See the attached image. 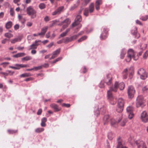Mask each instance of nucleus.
Returning a JSON list of instances; mask_svg holds the SVG:
<instances>
[{"label": "nucleus", "mask_w": 148, "mask_h": 148, "mask_svg": "<svg viewBox=\"0 0 148 148\" xmlns=\"http://www.w3.org/2000/svg\"><path fill=\"white\" fill-rule=\"evenodd\" d=\"M125 87V84L123 82H121L119 84L118 82H115L114 86H112L110 87L109 89L107 91V97L112 105H114L116 103V100L114 99L112 94V92H116L119 88L120 90H122Z\"/></svg>", "instance_id": "obj_1"}, {"label": "nucleus", "mask_w": 148, "mask_h": 148, "mask_svg": "<svg viewBox=\"0 0 148 148\" xmlns=\"http://www.w3.org/2000/svg\"><path fill=\"white\" fill-rule=\"evenodd\" d=\"M124 101L122 98H119L118 101L117 106L116 109V111L119 113L121 112L123 109Z\"/></svg>", "instance_id": "obj_2"}, {"label": "nucleus", "mask_w": 148, "mask_h": 148, "mask_svg": "<svg viewBox=\"0 0 148 148\" xmlns=\"http://www.w3.org/2000/svg\"><path fill=\"white\" fill-rule=\"evenodd\" d=\"M137 73L140 76V78L142 79H145L147 77V72L143 68L138 69L137 71Z\"/></svg>", "instance_id": "obj_3"}, {"label": "nucleus", "mask_w": 148, "mask_h": 148, "mask_svg": "<svg viewBox=\"0 0 148 148\" xmlns=\"http://www.w3.org/2000/svg\"><path fill=\"white\" fill-rule=\"evenodd\" d=\"M27 12L28 15L31 16L32 18H35L36 16V11L31 6H29L27 8Z\"/></svg>", "instance_id": "obj_4"}, {"label": "nucleus", "mask_w": 148, "mask_h": 148, "mask_svg": "<svg viewBox=\"0 0 148 148\" xmlns=\"http://www.w3.org/2000/svg\"><path fill=\"white\" fill-rule=\"evenodd\" d=\"M103 82L107 85L110 86L112 84V76L110 74L106 75L103 80Z\"/></svg>", "instance_id": "obj_5"}, {"label": "nucleus", "mask_w": 148, "mask_h": 148, "mask_svg": "<svg viewBox=\"0 0 148 148\" xmlns=\"http://www.w3.org/2000/svg\"><path fill=\"white\" fill-rule=\"evenodd\" d=\"M144 105L143 98V96H139L137 98L136 106L137 107L143 106Z\"/></svg>", "instance_id": "obj_6"}, {"label": "nucleus", "mask_w": 148, "mask_h": 148, "mask_svg": "<svg viewBox=\"0 0 148 148\" xmlns=\"http://www.w3.org/2000/svg\"><path fill=\"white\" fill-rule=\"evenodd\" d=\"M135 91L134 87L132 86L128 87L127 90V93L129 97L132 98L134 96Z\"/></svg>", "instance_id": "obj_7"}, {"label": "nucleus", "mask_w": 148, "mask_h": 148, "mask_svg": "<svg viewBox=\"0 0 148 148\" xmlns=\"http://www.w3.org/2000/svg\"><path fill=\"white\" fill-rule=\"evenodd\" d=\"M128 72L129 73V77L130 79H131L134 73V69L133 67H130L128 69H125L123 71V73H127Z\"/></svg>", "instance_id": "obj_8"}, {"label": "nucleus", "mask_w": 148, "mask_h": 148, "mask_svg": "<svg viewBox=\"0 0 148 148\" xmlns=\"http://www.w3.org/2000/svg\"><path fill=\"white\" fill-rule=\"evenodd\" d=\"M127 55L131 57H132L134 60H136L138 59V57L135 56V53L133 50L132 49H129L128 50L127 52Z\"/></svg>", "instance_id": "obj_9"}, {"label": "nucleus", "mask_w": 148, "mask_h": 148, "mask_svg": "<svg viewBox=\"0 0 148 148\" xmlns=\"http://www.w3.org/2000/svg\"><path fill=\"white\" fill-rule=\"evenodd\" d=\"M64 8V7L63 6H61L58 7L57 9L52 12V15L55 16L60 14L63 10Z\"/></svg>", "instance_id": "obj_10"}, {"label": "nucleus", "mask_w": 148, "mask_h": 148, "mask_svg": "<svg viewBox=\"0 0 148 148\" xmlns=\"http://www.w3.org/2000/svg\"><path fill=\"white\" fill-rule=\"evenodd\" d=\"M82 18L81 16L77 15L75 19V22L73 23L72 26L74 27L78 25L79 23L82 21Z\"/></svg>", "instance_id": "obj_11"}, {"label": "nucleus", "mask_w": 148, "mask_h": 148, "mask_svg": "<svg viewBox=\"0 0 148 148\" xmlns=\"http://www.w3.org/2000/svg\"><path fill=\"white\" fill-rule=\"evenodd\" d=\"M141 116L142 120L143 122L146 123L148 121V116L145 111H144L143 112Z\"/></svg>", "instance_id": "obj_12"}, {"label": "nucleus", "mask_w": 148, "mask_h": 148, "mask_svg": "<svg viewBox=\"0 0 148 148\" xmlns=\"http://www.w3.org/2000/svg\"><path fill=\"white\" fill-rule=\"evenodd\" d=\"M108 30L106 28L103 29V30L100 36V38L101 40H103L106 38L107 37Z\"/></svg>", "instance_id": "obj_13"}, {"label": "nucleus", "mask_w": 148, "mask_h": 148, "mask_svg": "<svg viewBox=\"0 0 148 148\" xmlns=\"http://www.w3.org/2000/svg\"><path fill=\"white\" fill-rule=\"evenodd\" d=\"M122 115L121 114H120V116L119 117L118 119L116 120L114 118L110 120L111 124L112 125L114 126V125L117 124L118 122H119L122 119Z\"/></svg>", "instance_id": "obj_14"}, {"label": "nucleus", "mask_w": 148, "mask_h": 148, "mask_svg": "<svg viewBox=\"0 0 148 148\" xmlns=\"http://www.w3.org/2000/svg\"><path fill=\"white\" fill-rule=\"evenodd\" d=\"M50 107L53 109L54 111L56 112L59 111L60 110V108L56 104L53 103L50 105Z\"/></svg>", "instance_id": "obj_15"}, {"label": "nucleus", "mask_w": 148, "mask_h": 148, "mask_svg": "<svg viewBox=\"0 0 148 148\" xmlns=\"http://www.w3.org/2000/svg\"><path fill=\"white\" fill-rule=\"evenodd\" d=\"M14 73V71H12L10 70H7L6 71V72H1L0 73L7 76L8 75H12Z\"/></svg>", "instance_id": "obj_16"}, {"label": "nucleus", "mask_w": 148, "mask_h": 148, "mask_svg": "<svg viewBox=\"0 0 148 148\" xmlns=\"http://www.w3.org/2000/svg\"><path fill=\"white\" fill-rule=\"evenodd\" d=\"M117 141L118 143L117 148H127L126 147L122 145L121 142V138L120 137L117 138Z\"/></svg>", "instance_id": "obj_17"}, {"label": "nucleus", "mask_w": 148, "mask_h": 148, "mask_svg": "<svg viewBox=\"0 0 148 148\" xmlns=\"http://www.w3.org/2000/svg\"><path fill=\"white\" fill-rule=\"evenodd\" d=\"M48 26H45L42 28L41 29V31L40 33L38 34V35H44L47 32L48 28Z\"/></svg>", "instance_id": "obj_18"}, {"label": "nucleus", "mask_w": 148, "mask_h": 148, "mask_svg": "<svg viewBox=\"0 0 148 148\" xmlns=\"http://www.w3.org/2000/svg\"><path fill=\"white\" fill-rule=\"evenodd\" d=\"M132 33V34L135 35H137L136 36H135V38H138L140 36L139 34H137V28L136 27H135L134 30H132L131 31Z\"/></svg>", "instance_id": "obj_19"}, {"label": "nucleus", "mask_w": 148, "mask_h": 148, "mask_svg": "<svg viewBox=\"0 0 148 148\" xmlns=\"http://www.w3.org/2000/svg\"><path fill=\"white\" fill-rule=\"evenodd\" d=\"M126 53V50L125 49H122L121 51L120 57L121 59H123Z\"/></svg>", "instance_id": "obj_20"}, {"label": "nucleus", "mask_w": 148, "mask_h": 148, "mask_svg": "<svg viewBox=\"0 0 148 148\" xmlns=\"http://www.w3.org/2000/svg\"><path fill=\"white\" fill-rule=\"evenodd\" d=\"M89 12L90 13L92 12L94 10V3H92L90 4L89 7Z\"/></svg>", "instance_id": "obj_21"}, {"label": "nucleus", "mask_w": 148, "mask_h": 148, "mask_svg": "<svg viewBox=\"0 0 148 148\" xmlns=\"http://www.w3.org/2000/svg\"><path fill=\"white\" fill-rule=\"evenodd\" d=\"M25 55V53H19L13 56L14 58H18L20 57L23 56Z\"/></svg>", "instance_id": "obj_22"}, {"label": "nucleus", "mask_w": 148, "mask_h": 148, "mask_svg": "<svg viewBox=\"0 0 148 148\" xmlns=\"http://www.w3.org/2000/svg\"><path fill=\"white\" fill-rule=\"evenodd\" d=\"M138 148H147L146 144L143 141L140 142V144L138 145Z\"/></svg>", "instance_id": "obj_23"}, {"label": "nucleus", "mask_w": 148, "mask_h": 148, "mask_svg": "<svg viewBox=\"0 0 148 148\" xmlns=\"http://www.w3.org/2000/svg\"><path fill=\"white\" fill-rule=\"evenodd\" d=\"M109 116L108 115H105L103 117V121L104 122V124H106L109 121Z\"/></svg>", "instance_id": "obj_24"}, {"label": "nucleus", "mask_w": 148, "mask_h": 148, "mask_svg": "<svg viewBox=\"0 0 148 148\" xmlns=\"http://www.w3.org/2000/svg\"><path fill=\"white\" fill-rule=\"evenodd\" d=\"M21 38L20 37L15 38L14 39L11 40V42L12 43L14 44L18 41H20L21 40Z\"/></svg>", "instance_id": "obj_25"}, {"label": "nucleus", "mask_w": 148, "mask_h": 148, "mask_svg": "<svg viewBox=\"0 0 148 148\" xmlns=\"http://www.w3.org/2000/svg\"><path fill=\"white\" fill-rule=\"evenodd\" d=\"M126 110L128 114L132 113L134 108L132 106H129L127 107Z\"/></svg>", "instance_id": "obj_26"}, {"label": "nucleus", "mask_w": 148, "mask_h": 148, "mask_svg": "<svg viewBox=\"0 0 148 148\" xmlns=\"http://www.w3.org/2000/svg\"><path fill=\"white\" fill-rule=\"evenodd\" d=\"M12 25V23L11 21L8 22L5 24V28L9 29L11 28Z\"/></svg>", "instance_id": "obj_27"}, {"label": "nucleus", "mask_w": 148, "mask_h": 148, "mask_svg": "<svg viewBox=\"0 0 148 148\" xmlns=\"http://www.w3.org/2000/svg\"><path fill=\"white\" fill-rule=\"evenodd\" d=\"M4 36L5 37L8 38H10L12 37L13 36V35L12 34L9 33H6L5 34Z\"/></svg>", "instance_id": "obj_28"}, {"label": "nucleus", "mask_w": 148, "mask_h": 148, "mask_svg": "<svg viewBox=\"0 0 148 148\" xmlns=\"http://www.w3.org/2000/svg\"><path fill=\"white\" fill-rule=\"evenodd\" d=\"M89 12V10L88 8H86L84 10V14L86 16H88V13Z\"/></svg>", "instance_id": "obj_29"}, {"label": "nucleus", "mask_w": 148, "mask_h": 148, "mask_svg": "<svg viewBox=\"0 0 148 148\" xmlns=\"http://www.w3.org/2000/svg\"><path fill=\"white\" fill-rule=\"evenodd\" d=\"M45 7L46 5L44 3H40L39 5V7L41 10L44 9L45 8Z\"/></svg>", "instance_id": "obj_30"}, {"label": "nucleus", "mask_w": 148, "mask_h": 148, "mask_svg": "<svg viewBox=\"0 0 148 148\" xmlns=\"http://www.w3.org/2000/svg\"><path fill=\"white\" fill-rule=\"evenodd\" d=\"M63 39L64 40V42L65 43H67L72 41L71 37L69 38L68 37H67L65 39Z\"/></svg>", "instance_id": "obj_31"}, {"label": "nucleus", "mask_w": 148, "mask_h": 148, "mask_svg": "<svg viewBox=\"0 0 148 148\" xmlns=\"http://www.w3.org/2000/svg\"><path fill=\"white\" fill-rule=\"evenodd\" d=\"M37 48V47L35 44L34 43L30 46V48L29 49V50L32 49H35Z\"/></svg>", "instance_id": "obj_32"}, {"label": "nucleus", "mask_w": 148, "mask_h": 148, "mask_svg": "<svg viewBox=\"0 0 148 148\" xmlns=\"http://www.w3.org/2000/svg\"><path fill=\"white\" fill-rule=\"evenodd\" d=\"M32 59V58L30 56H27L22 59V60H24L25 61H27L28 60H31Z\"/></svg>", "instance_id": "obj_33"}, {"label": "nucleus", "mask_w": 148, "mask_h": 148, "mask_svg": "<svg viewBox=\"0 0 148 148\" xmlns=\"http://www.w3.org/2000/svg\"><path fill=\"white\" fill-rule=\"evenodd\" d=\"M127 121V119H123L121 123V125L122 126H124Z\"/></svg>", "instance_id": "obj_34"}, {"label": "nucleus", "mask_w": 148, "mask_h": 148, "mask_svg": "<svg viewBox=\"0 0 148 148\" xmlns=\"http://www.w3.org/2000/svg\"><path fill=\"white\" fill-rule=\"evenodd\" d=\"M113 135L112 132H109L108 134V136L110 140H112L113 137Z\"/></svg>", "instance_id": "obj_35"}, {"label": "nucleus", "mask_w": 148, "mask_h": 148, "mask_svg": "<svg viewBox=\"0 0 148 148\" xmlns=\"http://www.w3.org/2000/svg\"><path fill=\"white\" fill-rule=\"evenodd\" d=\"M31 75V74L29 73H25L21 75L20 77H25L30 76Z\"/></svg>", "instance_id": "obj_36"}, {"label": "nucleus", "mask_w": 148, "mask_h": 148, "mask_svg": "<svg viewBox=\"0 0 148 148\" xmlns=\"http://www.w3.org/2000/svg\"><path fill=\"white\" fill-rule=\"evenodd\" d=\"M71 22L70 20L69 19L67 18L65 20L63 21H62V23H64L65 24L69 25Z\"/></svg>", "instance_id": "obj_37"}, {"label": "nucleus", "mask_w": 148, "mask_h": 148, "mask_svg": "<svg viewBox=\"0 0 148 148\" xmlns=\"http://www.w3.org/2000/svg\"><path fill=\"white\" fill-rule=\"evenodd\" d=\"M44 130V129L42 128H38L35 130V132L37 133H40L43 132Z\"/></svg>", "instance_id": "obj_38"}, {"label": "nucleus", "mask_w": 148, "mask_h": 148, "mask_svg": "<svg viewBox=\"0 0 148 148\" xmlns=\"http://www.w3.org/2000/svg\"><path fill=\"white\" fill-rule=\"evenodd\" d=\"M17 130H8V132L9 134H13L17 132Z\"/></svg>", "instance_id": "obj_39"}, {"label": "nucleus", "mask_w": 148, "mask_h": 148, "mask_svg": "<svg viewBox=\"0 0 148 148\" xmlns=\"http://www.w3.org/2000/svg\"><path fill=\"white\" fill-rule=\"evenodd\" d=\"M42 42L40 40H36L35 41L34 43L36 46L37 47L38 46L40 45L41 43Z\"/></svg>", "instance_id": "obj_40"}, {"label": "nucleus", "mask_w": 148, "mask_h": 148, "mask_svg": "<svg viewBox=\"0 0 148 148\" xmlns=\"http://www.w3.org/2000/svg\"><path fill=\"white\" fill-rule=\"evenodd\" d=\"M42 68V66H39L37 67H34L33 68L34 71H37L38 70Z\"/></svg>", "instance_id": "obj_41"}, {"label": "nucleus", "mask_w": 148, "mask_h": 148, "mask_svg": "<svg viewBox=\"0 0 148 148\" xmlns=\"http://www.w3.org/2000/svg\"><path fill=\"white\" fill-rule=\"evenodd\" d=\"M87 36H84L80 38L78 40V42H81L82 41L85 40L87 38Z\"/></svg>", "instance_id": "obj_42"}, {"label": "nucleus", "mask_w": 148, "mask_h": 148, "mask_svg": "<svg viewBox=\"0 0 148 148\" xmlns=\"http://www.w3.org/2000/svg\"><path fill=\"white\" fill-rule=\"evenodd\" d=\"M14 65L15 68L16 69V70L19 69L21 68V64H15Z\"/></svg>", "instance_id": "obj_43"}, {"label": "nucleus", "mask_w": 148, "mask_h": 148, "mask_svg": "<svg viewBox=\"0 0 148 148\" xmlns=\"http://www.w3.org/2000/svg\"><path fill=\"white\" fill-rule=\"evenodd\" d=\"M60 49H58L56 50L55 51L53 52V53L55 54V55H56L57 56V55L60 53Z\"/></svg>", "instance_id": "obj_44"}, {"label": "nucleus", "mask_w": 148, "mask_h": 148, "mask_svg": "<svg viewBox=\"0 0 148 148\" xmlns=\"http://www.w3.org/2000/svg\"><path fill=\"white\" fill-rule=\"evenodd\" d=\"M148 18V15H146L145 16H142L140 18V19L142 21H145Z\"/></svg>", "instance_id": "obj_45"}, {"label": "nucleus", "mask_w": 148, "mask_h": 148, "mask_svg": "<svg viewBox=\"0 0 148 148\" xmlns=\"http://www.w3.org/2000/svg\"><path fill=\"white\" fill-rule=\"evenodd\" d=\"M102 3V0H97L95 2V5H100Z\"/></svg>", "instance_id": "obj_46"}, {"label": "nucleus", "mask_w": 148, "mask_h": 148, "mask_svg": "<svg viewBox=\"0 0 148 148\" xmlns=\"http://www.w3.org/2000/svg\"><path fill=\"white\" fill-rule=\"evenodd\" d=\"M79 36L77 34L74 35L73 36H71V38L72 41L76 39Z\"/></svg>", "instance_id": "obj_47"}, {"label": "nucleus", "mask_w": 148, "mask_h": 148, "mask_svg": "<svg viewBox=\"0 0 148 148\" xmlns=\"http://www.w3.org/2000/svg\"><path fill=\"white\" fill-rule=\"evenodd\" d=\"M9 64V63L8 62H4L1 63L0 65H3V67H5Z\"/></svg>", "instance_id": "obj_48"}, {"label": "nucleus", "mask_w": 148, "mask_h": 148, "mask_svg": "<svg viewBox=\"0 0 148 148\" xmlns=\"http://www.w3.org/2000/svg\"><path fill=\"white\" fill-rule=\"evenodd\" d=\"M10 15L12 16H14V9L13 8H11L10 11Z\"/></svg>", "instance_id": "obj_49"}, {"label": "nucleus", "mask_w": 148, "mask_h": 148, "mask_svg": "<svg viewBox=\"0 0 148 148\" xmlns=\"http://www.w3.org/2000/svg\"><path fill=\"white\" fill-rule=\"evenodd\" d=\"M148 56V51H146L143 55V57L144 59H146Z\"/></svg>", "instance_id": "obj_50"}, {"label": "nucleus", "mask_w": 148, "mask_h": 148, "mask_svg": "<svg viewBox=\"0 0 148 148\" xmlns=\"http://www.w3.org/2000/svg\"><path fill=\"white\" fill-rule=\"evenodd\" d=\"M67 34L66 32H64L62 33L60 36L59 37V38H60L61 37H63L66 36Z\"/></svg>", "instance_id": "obj_51"}, {"label": "nucleus", "mask_w": 148, "mask_h": 148, "mask_svg": "<svg viewBox=\"0 0 148 148\" xmlns=\"http://www.w3.org/2000/svg\"><path fill=\"white\" fill-rule=\"evenodd\" d=\"M132 57H130V56H128L127 55V56L126 57V58L125 59V60L127 62H129L130 61Z\"/></svg>", "instance_id": "obj_52"}, {"label": "nucleus", "mask_w": 148, "mask_h": 148, "mask_svg": "<svg viewBox=\"0 0 148 148\" xmlns=\"http://www.w3.org/2000/svg\"><path fill=\"white\" fill-rule=\"evenodd\" d=\"M128 118L130 119H131L134 116V114L132 113H129Z\"/></svg>", "instance_id": "obj_53"}, {"label": "nucleus", "mask_w": 148, "mask_h": 148, "mask_svg": "<svg viewBox=\"0 0 148 148\" xmlns=\"http://www.w3.org/2000/svg\"><path fill=\"white\" fill-rule=\"evenodd\" d=\"M62 59V57H59L58 58H57L56 59V60H55L53 62V63H55L56 62H58V61H59L60 60H61Z\"/></svg>", "instance_id": "obj_54"}, {"label": "nucleus", "mask_w": 148, "mask_h": 148, "mask_svg": "<svg viewBox=\"0 0 148 148\" xmlns=\"http://www.w3.org/2000/svg\"><path fill=\"white\" fill-rule=\"evenodd\" d=\"M148 89V86H145L143 87L142 90L143 92H145Z\"/></svg>", "instance_id": "obj_55"}, {"label": "nucleus", "mask_w": 148, "mask_h": 148, "mask_svg": "<svg viewBox=\"0 0 148 148\" xmlns=\"http://www.w3.org/2000/svg\"><path fill=\"white\" fill-rule=\"evenodd\" d=\"M68 25L66 24H64L62 27V28L61 29V31H62L65 28H66V27H67V26H68Z\"/></svg>", "instance_id": "obj_56"}, {"label": "nucleus", "mask_w": 148, "mask_h": 148, "mask_svg": "<svg viewBox=\"0 0 148 148\" xmlns=\"http://www.w3.org/2000/svg\"><path fill=\"white\" fill-rule=\"evenodd\" d=\"M32 23L31 22H27L26 25L27 26L29 27H31L32 25Z\"/></svg>", "instance_id": "obj_57"}, {"label": "nucleus", "mask_w": 148, "mask_h": 148, "mask_svg": "<svg viewBox=\"0 0 148 148\" xmlns=\"http://www.w3.org/2000/svg\"><path fill=\"white\" fill-rule=\"evenodd\" d=\"M14 28L15 30H17L19 28V25L17 24L15 25L14 27Z\"/></svg>", "instance_id": "obj_58"}, {"label": "nucleus", "mask_w": 148, "mask_h": 148, "mask_svg": "<svg viewBox=\"0 0 148 148\" xmlns=\"http://www.w3.org/2000/svg\"><path fill=\"white\" fill-rule=\"evenodd\" d=\"M62 106H65L67 108H69L70 107V105L69 104L63 103L62 104Z\"/></svg>", "instance_id": "obj_59"}, {"label": "nucleus", "mask_w": 148, "mask_h": 148, "mask_svg": "<svg viewBox=\"0 0 148 148\" xmlns=\"http://www.w3.org/2000/svg\"><path fill=\"white\" fill-rule=\"evenodd\" d=\"M50 20L49 17L48 16H45L44 18V20L45 21L47 22L49 21Z\"/></svg>", "instance_id": "obj_60"}, {"label": "nucleus", "mask_w": 148, "mask_h": 148, "mask_svg": "<svg viewBox=\"0 0 148 148\" xmlns=\"http://www.w3.org/2000/svg\"><path fill=\"white\" fill-rule=\"evenodd\" d=\"M99 86V87L100 88H103V87H104V84L103 82L102 81H101L100 82Z\"/></svg>", "instance_id": "obj_61"}, {"label": "nucleus", "mask_w": 148, "mask_h": 148, "mask_svg": "<svg viewBox=\"0 0 148 148\" xmlns=\"http://www.w3.org/2000/svg\"><path fill=\"white\" fill-rule=\"evenodd\" d=\"M53 45V42H52L47 46V47L50 48Z\"/></svg>", "instance_id": "obj_62"}, {"label": "nucleus", "mask_w": 148, "mask_h": 148, "mask_svg": "<svg viewBox=\"0 0 148 148\" xmlns=\"http://www.w3.org/2000/svg\"><path fill=\"white\" fill-rule=\"evenodd\" d=\"M42 109H39L37 112V114L38 115H40L41 114V113L42 112Z\"/></svg>", "instance_id": "obj_63"}, {"label": "nucleus", "mask_w": 148, "mask_h": 148, "mask_svg": "<svg viewBox=\"0 0 148 148\" xmlns=\"http://www.w3.org/2000/svg\"><path fill=\"white\" fill-rule=\"evenodd\" d=\"M77 7V6L75 5H74L71 8L70 10H73L75 8H76Z\"/></svg>", "instance_id": "obj_64"}]
</instances>
